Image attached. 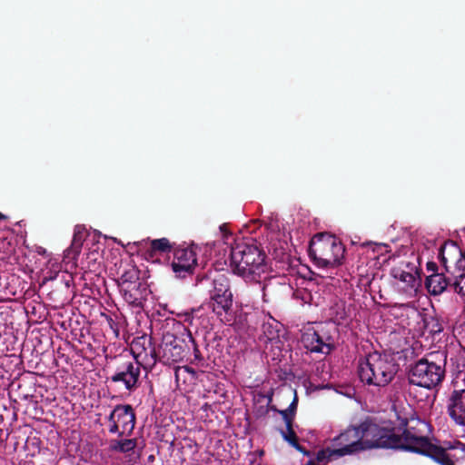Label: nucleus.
<instances>
[{"instance_id":"nucleus-12","label":"nucleus","mask_w":465,"mask_h":465,"mask_svg":"<svg viewBox=\"0 0 465 465\" xmlns=\"http://www.w3.org/2000/svg\"><path fill=\"white\" fill-rule=\"evenodd\" d=\"M196 262V253L193 248H178L174 252L172 267L178 277H183L193 272Z\"/></svg>"},{"instance_id":"nucleus-24","label":"nucleus","mask_w":465,"mask_h":465,"mask_svg":"<svg viewBox=\"0 0 465 465\" xmlns=\"http://www.w3.org/2000/svg\"><path fill=\"white\" fill-rule=\"evenodd\" d=\"M137 279H138V276L134 270L126 272L121 277V280L123 282L122 286L129 285L130 287H132V285H134V288L136 286V283L134 282Z\"/></svg>"},{"instance_id":"nucleus-10","label":"nucleus","mask_w":465,"mask_h":465,"mask_svg":"<svg viewBox=\"0 0 465 465\" xmlns=\"http://www.w3.org/2000/svg\"><path fill=\"white\" fill-rule=\"evenodd\" d=\"M131 352L138 366L152 369L157 362L156 352L151 338L145 335L136 337L131 343Z\"/></svg>"},{"instance_id":"nucleus-6","label":"nucleus","mask_w":465,"mask_h":465,"mask_svg":"<svg viewBox=\"0 0 465 465\" xmlns=\"http://www.w3.org/2000/svg\"><path fill=\"white\" fill-rule=\"evenodd\" d=\"M444 375L445 370L442 364L423 358L411 367L409 380L411 384L431 389L442 381Z\"/></svg>"},{"instance_id":"nucleus-15","label":"nucleus","mask_w":465,"mask_h":465,"mask_svg":"<svg viewBox=\"0 0 465 465\" xmlns=\"http://www.w3.org/2000/svg\"><path fill=\"white\" fill-rule=\"evenodd\" d=\"M136 439H114L109 442V450L114 453H121L129 461L136 460L139 456Z\"/></svg>"},{"instance_id":"nucleus-7","label":"nucleus","mask_w":465,"mask_h":465,"mask_svg":"<svg viewBox=\"0 0 465 465\" xmlns=\"http://www.w3.org/2000/svg\"><path fill=\"white\" fill-rule=\"evenodd\" d=\"M393 285L406 298L416 296L420 287V278L417 266L410 262H401L391 270Z\"/></svg>"},{"instance_id":"nucleus-18","label":"nucleus","mask_w":465,"mask_h":465,"mask_svg":"<svg viewBox=\"0 0 465 465\" xmlns=\"http://www.w3.org/2000/svg\"><path fill=\"white\" fill-rule=\"evenodd\" d=\"M84 231L85 229L83 225H76L74 227L72 243L65 251L66 258L76 260L82 249Z\"/></svg>"},{"instance_id":"nucleus-23","label":"nucleus","mask_w":465,"mask_h":465,"mask_svg":"<svg viewBox=\"0 0 465 465\" xmlns=\"http://www.w3.org/2000/svg\"><path fill=\"white\" fill-rule=\"evenodd\" d=\"M151 247L154 251L166 252L171 249L169 241L166 238L152 241Z\"/></svg>"},{"instance_id":"nucleus-1","label":"nucleus","mask_w":465,"mask_h":465,"mask_svg":"<svg viewBox=\"0 0 465 465\" xmlns=\"http://www.w3.org/2000/svg\"><path fill=\"white\" fill-rule=\"evenodd\" d=\"M357 427L363 450L372 448H391L428 453L432 447L428 438L418 434L414 428H407L401 434H396L368 420Z\"/></svg>"},{"instance_id":"nucleus-8","label":"nucleus","mask_w":465,"mask_h":465,"mask_svg":"<svg viewBox=\"0 0 465 465\" xmlns=\"http://www.w3.org/2000/svg\"><path fill=\"white\" fill-rule=\"evenodd\" d=\"M109 432L129 435L134 429L135 414L130 405H117L108 417Z\"/></svg>"},{"instance_id":"nucleus-2","label":"nucleus","mask_w":465,"mask_h":465,"mask_svg":"<svg viewBox=\"0 0 465 465\" xmlns=\"http://www.w3.org/2000/svg\"><path fill=\"white\" fill-rule=\"evenodd\" d=\"M231 268L247 282L262 283L267 279L270 267L265 253L254 245L237 244L232 249Z\"/></svg>"},{"instance_id":"nucleus-27","label":"nucleus","mask_w":465,"mask_h":465,"mask_svg":"<svg viewBox=\"0 0 465 465\" xmlns=\"http://www.w3.org/2000/svg\"><path fill=\"white\" fill-rule=\"evenodd\" d=\"M427 271L428 272H430L431 273H439L437 271H438V266L435 262H427Z\"/></svg>"},{"instance_id":"nucleus-3","label":"nucleus","mask_w":465,"mask_h":465,"mask_svg":"<svg viewBox=\"0 0 465 465\" xmlns=\"http://www.w3.org/2000/svg\"><path fill=\"white\" fill-rule=\"evenodd\" d=\"M397 371L398 368L393 360L379 352L370 353L359 361V377L368 385L384 387L393 380Z\"/></svg>"},{"instance_id":"nucleus-29","label":"nucleus","mask_w":465,"mask_h":465,"mask_svg":"<svg viewBox=\"0 0 465 465\" xmlns=\"http://www.w3.org/2000/svg\"><path fill=\"white\" fill-rule=\"evenodd\" d=\"M262 454H263V451H262V450H261V451L259 452V455H262Z\"/></svg>"},{"instance_id":"nucleus-26","label":"nucleus","mask_w":465,"mask_h":465,"mask_svg":"<svg viewBox=\"0 0 465 465\" xmlns=\"http://www.w3.org/2000/svg\"><path fill=\"white\" fill-rule=\"evenodd\" d=\"M436 460L442 465H454L453 462L448 458L443 450H439Z\"/></svg>"},{"instance_id":"nucleus-25","label":"nucleus","mask_w":465,"mask_h":465,"mask_svg":"<svg viewBox=\"0 0 465 465\" xmlns=\"http://www.w3.org/2000/svg\"><path fill=\"white\" fill-rule=\"evenodd\" d=\"M133 289L134 288L130 287L129 285L122 286V291L124 292V297L125 301L128 302L130 304L139 305L141 303L140 300L138 297H136L135 295H134L132 293Z\"/></svg>"},{"instance_id":"nucleus-19","label":"nucleus","mask_w":465,"mask_h":465,"mask_svg":"<svg viewBox=\"0 0 465 465\" xmlns=\"http://www.w3.org/2000/svg\"><path fill=\"white\" fill-rule=\"evenodd\" d=\"M297 406V399L294 397L292 402L289 406L287 410L281 411L280 413L282 414V418L284 419L286 422L287 427V432H282V436L285 440L290 442L292 445L296 446L297 440L296 435L294 431L292 430V416L293 415Z\"/></svg>"},{"instance_id":"nucleus-5","label":"nucleus","mask_w":465,"mask_h":465,"mask_svg":"<svg viewBox=\"0 0 465 465\" xmlns=\"http://www.w3.org/2000/svg\"><path fill=\"white\" fill-rule=\"evenodd\" d=\"M357 426H350L332 440L331 447L322 450L319 459L331 460L335 458L353 455L362 450Z\"/></svg>"},{"instance_id":"nucleus-14","label":"nucleus","mask_w":465,"mask_h":465,"mask_svg":"<svg viewBox=\"0 0 465 465\" xmlns=\"http://www.w3.org/2000/svg\"><path fill=\"white\" fill-rule=\"evenodd\" d=\"M140 376V367L131 361H125L119 366L111 376L113 382H123L124 388L133 391L136 388Z\"/></svg>"},{"instance_id":"nucleus-16","label":"nucleus","mask_w":465,"mask_h":465,"mask_svg":"<svg viewBox=\"0 0 465 465\" xmlns=\"http://www.w3.org/2000/svg\"><path fill=\"white\" fill-rule=\"evenodd\" d=\"M303 346L312 352L329 353L331 345L322 341L320 335L314 331H307L302 336Z\"/></svg>"},{"instance_id":"nucleus-13","label":"nucleus","mask_w":465,"mask_h":465,"mask_svg":"<svg viewBox=\"0 0 465 465\" xmlns=\"http://www.w3.org/2000/svg\"><path fill=\"white\" fill-rule=\"evenodd\" d=\"M232 293L211 297L210 305L213 312L220 321L225 324L232 325L235 322V314L232 311Z\"/></svg>"},{"instance_id":"nucleus-9","label":"nucleus","mask_w":465,"mask_h":465,"mask_svg":"<svg viewBox=\"0 0 465 465\" xmlns=\"http://www.w3.org/2000/svg\"><path fill=\"white\" fill-rule=\"evenodd\" d=\"M455 262H451L444 255V249H441V264L446 273L450 274L452 280L451 288L465 296V255L459 250H454Z\"/></svg>"},{"instance_id":"nucleus-17","label":"nucleus","mask_w":465,"mask_h":465,"mask_svg":"<svg viewBox=\"0 0 465 465\" xmlns=\"http://www.w3.org/2000/svg\"><path fill=\"white\" fill-rule=\"evenodd\" d=\"M452 280L450 275L446 276L445 273H430L426 278V287L432 295L441 294L448 286L451 287Z\"/></svg>"},{"instance_id":"nucleus-21","label":"nucleus","mask_w":465,"mask_h":465,"mask_svg":"<svg viewBox=\"0 0 465 465\" xmlns=\"http://www.w3.org/2000/svg\"><path fill=\"white\" fill-rule=\"evenodd\" d=\"M262 291L265 301H267V298L275 296L281 287L278 279L276 277L270 276V274H268L267 279H262Z\"/></svg>"},{"instance_id":"nucleus-4","label":"nucleus","mask_w":465,"mask_h":465,"mask_svg":"<svg viewBox=\"0 0 465 465\" xmlns=\"http://www.w3.org/2000/svg\"><path fill=\"white\" fill-rule=\"evenodd\" d=\"M345 249L341 242L329 233H318L312 239L309 253L320 268H334L341 263Z\"/></svg>"},{"instance_id":"nucleus-11","label":"nucleus","mask_w":465,"mask_h":465,"mask_svg":"<svg viewBox=\"0 0 465 465\" xmlns=\"http://www.w3.org/2000/svg\"><path fill=\"white\" fill-rule=\"evenodd\" d=\"M447 412L457 425L465 424V389H454L447 399Z\"/></svg>"},{"instance_id":"nucleus-28","label":"nucleus","mask_w":465,"mask_h":465,"mask_svg":"<svg viewBox=\"0 0 465 465\" xmlns=\"http://www.w3.org/2000/svg\"><path fill=\"white\" fill-rule=\"evenodd\" d=\"M5 216L0 213V220L5 219Z\"/></svg>"},{"instance_id":"nucleus-20","label":"nucleus","mask_w":465,"mask_h":465,"mask_svg":"<svg viewBox=\"0 0 465 465\" xmlns=\"http://www.w3.org/2000/svg\"><path fill=\"white\" fill-rule=\"evenodd\" d=\"M213 288L211 291V297H217L232 293L229 281L224 275L217 276L213 282Z\"/></svg>"},{"instance_id":"nucleus-22","label":"nucleus","mask_w":465,"mask_h":465,"mask_svg":"<svg viewBox=\"0 0 465 465\" xmlns=\"http://www.w3.org/2000/svg\"><path fill=\"white\" fill-rule=\"evenodd\" d=\"M279 322L275 321L272 322H266L262 325L263 333L269 341H272L279 338Z\"/></svg>"}]
</instances>
